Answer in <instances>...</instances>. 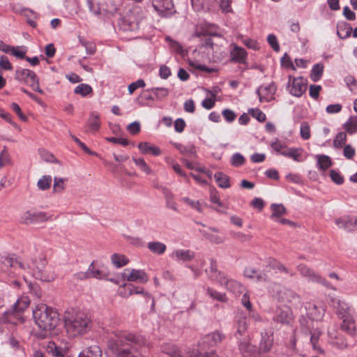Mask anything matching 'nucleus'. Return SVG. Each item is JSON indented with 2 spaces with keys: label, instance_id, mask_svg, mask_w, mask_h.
<instances>
[{
  "label": "nucleus",
  "instance_id": "nucleus-1",
  "mask_svg": "<svg viewBox=\"0 0 357 357\" xmlns=\"http://www.w3.org/2000/svg\"><path fill=\"white\" fill-rule=\"evenodd\" d=\"M151 342L145 335L128 331H119L109 340L108 348L114 357H146Z\"/></svg>",
  "mask_w": 357,
  "mask_h": 357
},
{
  "label": "nucleus",
  "instance_id": "nucleus-2",
  "mask_svg": "<svg viewBox=\"0 0 357 357\" xmlns=\"http://www.w3.org/2000/svg\"><path fill=\"white\" fill-rule=\"evenodd\" d=\"M91 319L82 311L67 312L64 317V326L68 336L75 337L84 335L91 328Z\"/></svg>",
  "mask_w": 357,
  "mask_h": 357
},
{
  "label": "nucleus",
  "instance_id": "nucleus-3",
  "mask_svg": "<svg viewBox=\"0 0 357 357\" xmlns=\"http://www.w3.org/2000/svg\"><path fill=\"white\" fill-rule=\"evenodd\" d=\"M33 317L36 324L41 330L50 331L58 324L59 314L46 305H40L33 311Z\"/></svg>",
  "mask_w": 357,
  "mask_h": 357
},
{
  "label": "nucleus",
  "instance_id": "nucleus-4",
  "mask_svg": "<svg viewBox=\"0 0 357 357\" xmlns=\"http://www.w3.org/2000/svg\"><path fill=\"white\" fill-rule=\"evenodd\" d=\"M30 302L29 298L26 296L18 298L13 305V311L4 313L6 321L14 325L17 324L18 322L23 323L24 319L21 314L29 306Z\"/></svg>",
  "mask_w": 357,
  "mask_h": 357
},
{
  "label": "nucleus",
  "instance_id": "nucleus-5",
  "mask_svg": "<svg viewBox=\"0 0 357 357\" xmlns=\"http://www.w3.org/2000/svg\"><path fill=\"white\" fill-rule=\"evenodd\" d=\"M15 79L30 86L33 91L43 94V90L40 87L39 79L35 72L29 69L19 68L15 72Z\"/></svg>",
  "mask_w": 357,
  "mask_h": 357
},
{
  "label": "nucleus",
  "instance_id": "nucleus-6",
  "mask_svg": "<svg viewBox=\"0 0 357 357\" xmlns=\"http://www.w3.org/2000/svg\"><path fill=\"white\" fill-rule=\"evenodd\" d=\"M0 262L5 267L13 269L15 275L20 274L21 271H28L31 268L29 264L22 262L20 258L13 254L0 255Z\"/></svg>",
  "mask_w": 357,
  "mask_h": 357
},
{
  "label": "nucleus",
  "instance_id": "nucleus-7",
  "mask_svg": "<svg viewBox=\"0 0 357 357\" xmlns=\"http://www.w3.org/2000/svg\"><path fill=\"white\" fill-rule=\"evenodd\" d=\"M47 264V261L45 257L43 255L39 256L38 259L36 261L35 268L33 269L32 272L36 279L45 282L54 280V275L46 268Z\"/></svg>",
  "mask_w": 357,
  "mask_h": 357
},
{
  "label": "nucleus",
  "instance_id": "nucleus-8",
  "mask_svg": "<svg viewBox=\"0 0 357 357\" xmlns=\"http://www.w3.org/2000/svg\"><path fill=\"white\" fill-rule=\"evenodd\" d=\"M51 215L43 211H26L21 217V222L25 225H33L46 222L51 219Z\"/></svg>",
  "mask_w": 357,
  "mask_h": 357
},
{
  "label": "nucleus",
  "instance_id": "nucleus-9",
  "mask_svg": "<svg viewBox=\"0 0 357 357\" xmlns=\"http://www.w3.org/2000/svg\"><path fill=\"white\" fill-rule=\"evenodd\" d=\"M153 8L161 17H169L176 10L173 0H151Z\"/></svg>",
  "mask_w": 357,
  "mask_h": 357
},
{
  "label": "nucleus",
  "instance_id": "nucleus-10",
  "mask_svg": "<svg viewBox=\"0 0 357 357\" xmlns=\"http://www.w3.org/2000/svg\"><path fill=\"white\" fill-rule=\"evenodd\" d=\"M290 93L296 97H301L307 90V82L302 77L289 76V86Z\"/></svg>",
  "mask_w": 357,
  "mask_h": 357
},
{
  "label": "nucleus",
  "instance_id": "nucleus-11",
  "mask_svg": "<svg viewBox=\"0 0 357 357\" xmlns=\"http://www.w3.org/2000/svg\"><path fill=\"white\" fill-rule=\"evenodd\" d=\"M297 270L301 275L308 278V280L313 282H320L326 286L328 285V282L326 279L322 278L307 265L300 264L297 266Z\"/></svg>",
  "mask_w": 357,
  "mask_h": 357
},
{
  "label": "nucleus",
  "instance_id": "nucleus-12",
  "mask_svg": "<svg viewBox=\"0 0 357 357\" xmlns=\"http://www.w3.org/2000/svg\"><path fill=\"white\" fill-rule=\"evenodd\" d=\"M335 224L340 228L351 232L357 230V216L347 215L335 220Z\"/></svg>",
  "mask_w": 357,
  "mask_h": 357
},
{
  "label": "nucleus",
  "instance_id": "nucleus-13",
  "mask_svg": "<svg viewBox=\"0 0 357 357\" xmlns=\"http://www.w3.org/2000/svg\"><path fill=\"white\" fill-rule=\"evenodd\" d=\"M211 266L208 271H206L208 273V277L216 281L220 285L223 284V280H225L226 274L221 272L218 269L217 261L214 259H211Z\"/></svg>",
  "mask_w": 357,
  "mask_h": 357
},
{
  "label": "nucleus",
  "instance_id": "nucleus-14",
  "mask_svg": "<svg viewBox=\"0 0 357 357\" xmlns=\"http://www.w3.org/2000/svg\"><path fill=\"white\" fill-rule=\"evenodd\" d=\"M275 321L282 324H289L292 321V314L287 307H278L273 317Z\"/></svg>",
  "mask_w": 357,
  "mask_h": 357
},
{
  "label": "nucleus",
  "instance_id": "nucleus-15",
  "mask_svg": "<svg viewBox=\"0 0 357 357\" xmlns=\"http://www.w3.org/2000/svg\"><path fill=\"white\" fill-rule=\"evenodd\" d=\"M231 46L233 48L230 52L231 61L238 63H246L248 56L246 50L236 44H232Z\"/></svg>",
  "mask_w": 357,
  "mask_h": 357
},
{
  "label": "nucleus",
  "instance_id": "nucleus-16",
  "mask_svg": "<svg viewBox=\"0 0 357 357\" xmlns=\"http://www.w3.org/2000/svg\"><path fill=\"white\" fill-rule=\"evenodd\" d=\"M126 271H130L128 275L124 273V278L129 282H137L139 283L145 284L149 280L147 274L143 270L131 269L130 271L126 269Z\"/></svg>",
  "mask_w": 357,
  "mask_h": 357
},
{
  "label": "nucleus",
  "instance_id": "nucleus-17",
  "mask_svg": "<svg viewBox=\"0 0 357 357\" xmlns=\"http://www.w3.org/2000/svg\"><path fill=\"white\" fill-rule=\"evenodd\" d=\"M329 343L339 349L348 347V342L344 335L337 331L329 332Z\"/></svg>",
  "mask_w": 357,
  "mask_h": 357
},
{
  "label": "nucleus",
  "instance_id": "nucleus-18",
  "mask_svg": "<svg viewBox=\"0 0 357 357\" xmlns=\"http://www.w3.org/2000/svg\"><path fill=\"white\" fill-rule=\"evenodd\" d=\"M276 86L274 84H270L266 86H260L257 90V94L259 98L260 102H268L270 98L275 94Z\"/></svg>",
  "mask_w": 357,
  "mask_h": 357
},
{
  "label": "nucleus",
  "instance_id": "nucleus-19",
  "mask_svg": "<svg viewBox=\"0 0 357 357\" xmlns=\"http://www.w3.org/2000/svg\"><path fill=\"white\" fill-rule=\"evenodd\" d=\"M301 330L303 333L310 335V342L313 349L319 354H324V351L319 344V340L321 335V331L318 328L310 330L309 333H307L308 329L307 328H302Z\"/></svg>",
  "mask_w": 357,
  "mask_h": 357
},
{
  "label": "nucleus",
  "instance_id": "nucleus-20",
  "mask_svg": "<svg viewBox=\"0 0 357 357\" xmlns=\"http://www.w3.org/2000/svg\"><path fill=\"white\" fill-rule=\"evenodd\" d=\"M222 286L236 296L243 294L245 291V287L240 282L233 279H229L227 275Z\"/></svg>",
  "mask_w": 357,
  "mask_h": 357
},
{
  "label": "nucleus",
  "instance_id": "nucleus-21",
  "mask_svg": "<svg viewBox=\"0 0 357 357\" xmlns=\"http://www.w3.org/2000/svg\"><path fill=\"white\" fill-rule=\"evenodd\" d=\"M225 339V335L220 331H215L205 335L203 339V343L207 344L209 347L215 346L221 343Z\"/></svg>",
  "mask_w": 357,
  "mask_h": 357
},
{
  "label": "nucleus",
  "instance_id": "nucleus-22",
  "mask_svg": "<svg viewBox=\"0 0 357 357\" xmlns=\"http://www.w3.org/2000/svg\"><path fill=\"white\" fill-rule=\"evenodd\" d=\"M266 266L271 269L277 270L280 273L288 274L290 277H294L296 275V273L294 271H291L290 269L287 268L283 264L276 260L275 259L269 258L266 261Z\"/></svg>",
  "mask_w": 357,
  "mask_h": 357
},
{
  "label": "nucleus",
  "instance_id": "nucleus-23",
  "mask_svg": "<svg viewBox=\"0 0 357 357\" xmlns=\"http://www.w3.org/2000/svg\"><path fill=\"white\" fill-rule=\"evenodd\" d=\"M209 231L214 232L215 234L211 233L208 231H202L200 232L203 234V236L211 241L213 243L220 244L225 241V237L220 236L218 234L219 233V229L215 227H209Z\"/></svg>",
  "mask_w": 357,
  "mask_h": 357
},
{
  "label": "nucleus",
  "instance_id": "nucleus-24",
  "mask_svg": "<svg viewBox=\"0 0 357 357\" xmlns=\"http://www.w3.org/2000/svg\"><path fill=\"white\" fill-rule=\"evenodd\" d=\"M172 257L177 261H189L195 258V254L190 250H176L173 252Z\"/></svg>",
  "mask_w": 357,
  "mask_h": 357
},
{
  "label": "nucleus",
  "instance_id": "nucleus-25",
  "mask_svg": "<svg viewBox=\"0 0 357 357\" xmlns=\"http://www.w3.org/2000/svg\"><path fill=\"white\" fill-rule=\"evenodd\" d=\"M138 148L142 153L151 154L153 155H160L161 150L159 147L153 146L149 142H140L138 144Z\"/></svg>",
  "mask_w": 357,
  "mask_h": 357
},
{
  "label": "nucleus",
  "instance_id": "nucleus-26",
  "mask_svg": "<svg viewBox=\"0 0 357 357\" xmlns=\"http://www.w3.org/2000/svg\"><path fill=\"white\" fill-rule=\"evenodd\" d=\"M78 357H102V349L98 345H91L80 352Z\"/></svg>",
  "mask_w": 357,
  "mask_h": 357
},
{
  "label": "nucleus",
  "instance_id": "nucleus-27",
  "mask_svg": "<svg viewBox=\"0 0 357 357\" xmlns=\"http://www.w3.org/2000/svg\"><path fill=\"white\" fill-rule=\"evenodd\" d=\"M210 201L212 203L217 204L220 208H221L220 209L217 208H213V209L215 210L217 212L221 213H227V207H225L223 203L220 201L218 192L215 188H211L210 189Z\"/></svg>",
  "mask_w": 357,
  "mask_h": 357
},
{
  "label": "nucleus",
  "instance_id": "nucleus-28",
  "mask_svg": "<svg viewBox=\"0 0 357 357\" xmlns=\"http://www.w3.org/2000/svg\"><path fill=\"white\" fill-rule=\"evenodd\" d=\"M325 308L323 306L312 305L309 307L307 314L309 317L315 321L321 320L324 314Z\"/></svg>",
  "mask_w": 357,
  "mask_h": 357
},
{
  "label": "nucleus",
  "instance_id": "nucleus-29",
  "mask_svg": "<svg viewBox=\"0 0 357 357\" xmlns=\"http://www.w3.org/2000/svg\"><path fill=\"white\" fill-rule=\"evenodd\" d=\"M352 27L349 24L341 22L337 25V34L342 39H346L351 36Z\"/></svg>",
  "mask_w": 357,
  "mask_h": 357
},
{
  "label": "nucleus",
  "instance_id": "nucleus-30",
  "mask_svg": "<svg viewBox=\"0 0 357 357\" xmlns=\"http://www.w3.org/2000/svg\"><path fill=\"white\" fill-rule=\"evenodd\" d=\"M173 146L183 155L192 158L196 155V150L194 146H184L181 144L173 142Z\"/></svg>",
  "mask_w": 357,
  "mask_h": 357
},
{
  "label": "nucleus",
  "instance_id": "nucleus-31",
  "mask_svg": "<svg viewBox=\"0 0 357 357\" xmlns=\"http://www.w3.org/2000/svg\"><path fill=\"white\" fill-rule=\"evenodd\" d=\"M86 126L89 132H96L100 127V121L98 114L92 112L88 119Z\"/></svg>",
  "mask_w": 357,
  "mask_h": 357
},
{
  "label": "nucleus",
  "instance_id": "nucleus-32",
  "mask_svg": "<svg viewBox=\"0 0 357 357\" xmlns=\"http://www.w3.org/2000/svg\"><path fill=\"white\" fill-rule=\"evenodd\" d=\"M195 35L198 37L207 36H218L217 27L214 24H205L201 30H197Z\"/></svg>",
  "mask_w": 357,
  "mask_h": 357
},
{
  "label": "nucleus",
  "instance_id": "nucleus-33",
  "mask_svg": "<svg viewBox=\"0 0 357 357\" xmlns=\"http://www.w3.org/2000/svg\"><path fill=\"white\" fill-rule=\"evenodd\" d=\"M302 153H303L302 149L289 148V149H287L286 150H284L283 151H282L281 155H282L285 157L291 158L294 161L300 162V161H301V158L302 155Z\"/></svg>",
  "mask_w": 357,
  "mask_h": 357
},
{
  "label": "nucleus",
  "instance_id": "nucleus-34",
  "mask_svg": "<svg viewBox=\"0 0 357 357\" xmlns=\"http://www.w3.org/2000/svg\"><path fill=\"white\" fill-rule=\"evenodd\" d=\"M281 298L283 301L288 303H299L301 302L300 296L290 289H287L283 291Z\"/></svg>",
  "mask_w": 357,
  "mask_h": 357
},
{
  "label": "nucleus",
  "instance_id": "nucleus-35",
  "mask_svg": "<svg viewBox=\"0 0 357 357\" xmlns=\"http://www.w3.org/2000/svg\"><path fill=\"white\" fill-rule=\"evenodd\" d=\"M336 307V312L342 319L348 318L351 316L350 307L346 303L338 301Z\"/></svg>",
  "mask_w": 357,
  "mask_h": 357
},
{
  "label": "nucleus",
  "instance_id": "nucleus-36",
  "mask_svg": "<svg viewBox=\"0 0 357 357\" xmlns=\"http://www.w3.org/2000/svg\"><path fill=\"white\" fill-rule=\"evenodd\" d=\"M317 166L319 169L325 171L332 165V160L331 158L326 155H317Z\"/></svg>",
  "mask_w": 357,
  "mask_h": 357
},
{
  "label": "nucleus",
  "instance_id": "nucleus-37",
  "mask_svg": "<svg viewBox=\"0 0 357 357\" xmlns=\"http://www.w3.org/2000/svg\"><path fill=\"white\" fill-rule=\"evenodd\" d=\"M218 185L221 188H229L231 186L229 178L225 174L218 172L214 174Z\"/></svg>",
  "mask_w": 357,
  "mask_h": 357
},
{
  "label": "nucleus",
  "instance_id": "nucleus-38",
  "mask_svg": "<svg viewBox=\"0 0 357 357\" xmlns=\"http://www.w3.org/2000/svg\"><path fill=\"white\" fill-rule=\"evenodd\" d=\"M244 275L245 276L250 278H255L257 281L261 282V281H268L269 280V278L268 275L265 273H258L255 270L252 268H246L244 271Z\"/></svg>",
  "mask_w": 357,
  "mask_h": 357
},
{
  "label": "nucleus",
  "instance_id": "nucleus-39",
  "mask_svg": "<svg viewBox=\"0 0 357 357\" xmlns=\"http://www.w3.org/2000/svg\"><path fill=\"white\" fill-rule=\"evenodd\" d=\"M111 261L112 264L116 268H121L127 265L129 262V259L124 255L114 253L111 257Z\"/></svg>",
  "mask_w": 357,
  "mask_h": 357
},
{
  "label": "nucleus",
  "instance_id": "nucleus-40",
  "mask_svg": "<svg viewBox=\"0 0 357 357\" xmlns=\"http://www.w3.org/2000/svg\"><path fill=\"white\" fill-rule=\"evenodd\" d=\"M147 248L151 252L158 255L164 254L167 249L165 244L158 241L149 242Z\"/></svg>",
  "mask_w": 357,
  "mask_h": 357
},
{
  "label": "nucleus",
  "instance_id": "nucleus-41",
  "mask_svg": "<svg viewBox=\"0 0 357 357\" xmlns=\"http://www.w3.org/2000/svg\"><path fill=\"white\" fill-rule=\"evenodd\" d=\"M341 328L342 331L347 332L349 335H353L354 334L356 326L355 322L351 316L348 317V318L343 319Z\"/></svg>",
  "mask_w": 357,
  "mask_h": 357
},
{
  "label": "nucleus",
  "instance_id": "nucleus-42",
  "mask_svg": "<svg viewBox=\"0 0 357 357\" xmlns=\"http://www.w3.org/2000/svg\"><path fill=\"white\" fill-rule=\"evenodd\" d=\"M324 73V66L321 63H317L313 66L311 73H310V78L311 79L317 82L321 79Z\"/></svg>",
  "mask_w": 357,
  "mask_h": 357
},
{
  "label": "nucleus",
  "instance_id": "nucleus-43",
  "mask_svg": "<svg viewBox=\"0 0 357 357\" xmlns=\"http://www.w3.org/2000/svg\"><path fill=\"white\" fill-rule=\"evenodd\" d=\"M135 164L139 168V169L149 175L152 174L151 168L147 165L145 160L142 158H132Z\"/></svg>",
  "mask_w": 357,
  "mask_h": 357
},
{
  "label": "nucleus",
  "instance_id": "nucleus-44",
  "mask_svg": "<svg viewBox=\"0 0 357 357\" xmlns=\"http://www.w3.org/2000/svg\"><path fill=\"white\" fill-rule=\"evenodd\" d=\"M271 208L272 211L271 218L273 219L278 218L286 213V208L282 204H272Z\"/></svg>",
  "mask_w": 357,
  "mask_h": 357
},
{
  "label": "nucleus",
  "instance_id": "nucleus-45",
  "mask_svg": "<svg viewBox=\"0 0 357 357\" xmlns=\"http://www.w3.org/2000/svg\"><path fill=\"white\" fill-rule=\"evenodd\" d=\"M344 128L349 134L357 132V116L351 117L344 124Z\"/></svg>",
  "mask_w": 357,
  "mask_h": 357
},
{
  "label": "nucleus",
  "instance_id": "nucleus-46",
  "mask_svg": "<svg viewBox=\"0 0 357 357\" xmlns=\"http://www.w3.org/2000/svg\"><path fill=\"white\" fill-rule=\"evenodd\" d=\"M67 178H62L59 177H54L53 192L54 193H61L63 191L66 187L65 182L67 181Z\"/></svg>",
  "mask_w": 357,
  "mask_h": 357
},
{
  "label": "nucleus",
  "instance_id": "nucleus-47",
  "mask_svg": "<svg viewBox=\"0 0 357 357\" xmlns=\"http://www.w3.org/2000/svg\"><path fill=\"white\" fill-rule=\"evenodd\" d=\"M208 294L214 300H217L220 302H227V298L225 293L219 292L212 288H207Z\"/></svg>",
  "mask_w": 357,
  "mask_h": 357
},
{
  "label": "nucleus",
  "instance_id": "nucleus-48",
  "mask_svg": "<svg viewBox=\"0 0 357 357\" xmlns=\"http://www.w3.org/2000/svg\"><path fill=\"white\" fill-rule=\"evenodd\" d=\"M347 142V134L344 132H338L334 140H333V146L337 149L342 148Z\"/></svg>",
  "mask_w": 357,
  "mask_h": 357
},
{
  "label": "nucleus",
  "instance_id": "nucleus-49",
  "mask_svg": "<svg viewBox=\"0 0 357 357\" xmlns=\"http://www.w3.org/2000/svg\"><path fill=\"white\" fill-rule=\"evenodd\" d=\"M93 90L91 86L86 84H80L77 86L74 90V93L76 94H80L82 96H86L90 93H92Z\"/></svg>",
  "mask_w": 357,
  "mask_h": 357
},
{
  "label": "nucleus",
  "instance_id": "nucleus-50",
  "mask_svg": "<svg viewBox=\"0 0 357 357\" xmlns=\"http://www.w3.org/2000/svg\"><path fill=\"white\" fill-rule=\"evenodd\" d=\"M52 183V177L50 176H43L41 178H40L37 183V186L38 189L41 190H48Z\"/></svg>",
  "mask_w": 357,
  "mask_h": 357
},
{
  "label": "nucleus",
  "instance_id": "nucleus-51",
  "mask_svg": "<svg viewBox=\"0 0 357 357\" xmlns=\"http://www.w3.org/2000/svg\"><path fill=\"white\" fill-rule=\"evenodd\" d=\"M151 91L154 94L155 100H162L167 97L169 94V90L167 88L153 87L151 88Z\"/></svg>",
  "mask_w": 357,
  "mask_h": 357
},
{
  "label": "nucleus",
  "instance_id": "nucleus-52",
  "mask_svg": "<svg viewBox=\"0 0 357 357\" xmlns=\"http://www.w3.org/2000/svg\"><path fill=\"white\" fill-rule=\"evenodd\" d=\"M162 351L171 357H176L179 354L178 347L172 344H166L162 347Z\"/></svg>",
  "mask_w": 357,
  "mask_h": 357
},
{
  "label": "nucleus",
  "instance_id": "nucleus-53",
  "mask_svg": "<svg viewBox=\"0 0 357 357\" xmlns=\"http://www.w3.org/2000/svg\"><path fill=\"white\" fill-rule=\"evenodd\" d=\"M89 271L91 278L105 279L107 277V275L103 271L94 268V261L90 264Z\"/></svg>",
  "mask_w": 357,
  "mask_h": 357
},
{
  "label": "nucleus",
  "instance_id": "nucleus-54",
  "mask_svg": "<svg viewBox=\"0 0 357 357\" xmlns=\"http://www.w3.org/2000/svg\"><path fill=\"white\" fill-rule=\"evenodd\" d=\"M47 351L56 357H63L62 349L56 345L54 342H50L47 345Z\"/></svg>",
  "mask_w": 357,
  "mask_h": 357
},
{
  "label": "nucleus",
  "instance_id": "nucleus-55",
  "mask_svg": "<svg viewBox=\"0 0 357 357\" xmlns=\"http://www.w3.org/2000/svg\"><path fill=\"white\" fill-rule=\"evenodd\" d=\"M344 82L350 91L357 94V80L352 75H348L344 78Z\"/></svg>",
  "mask_w": 357,
  "mask_h": 357
},
{
  "label": "nucleus",
  "instance_id": "nucleus-56",
  "mask_svg": "<svg viewBox=\"0 0 357 357\" xmlns=\"http://www.w3.org/2000/svg\"><path fill=\"white\" fill-rule=\"evenodd\" d=\"M248 112L249 114L259 122H264L266 121V114L259 109H250Z\"/></svg>",
  "mask_w": 357,
  "mask_h": 357
},
{
  "label": "nucleus",
  "instance_id": "nucleus-57",
  "mask_svg": "<svg viewBox=\"0 0 357 357\" xmlns=\"http://www.w3.org/2000/svg\"><path fill=\"white\" fill-rule=\"evenodd\" d=\"M245 162V159L241 153H234L231 158V164L234 167H240Z\"/></svg>",
  "mask_w": 357,
  "mask_h": 357
},
{
  "label": "nucleus",
  "instance_id": "nucleus-58",
  "mask_svg": "<svg viewBox=\"0 0 357 357\" xmlns=\"http://www.w3.org/2000/svg\"><path fill=\"white\" fill-rule=\"evenodd\" d=\"M300 134L301 137L306 140L310 138V128L307 122H303L301 125Z\"/></svg>",
  "mask_w": 357,
  "mask_h": 357
},
{
  "label": "nucleus",
  "instance_id": "nucleus-59",
  "mask_svg": "<svg viewBox=\"0 0 357 357\" xmlns=\"http://www.w3.org/2000/svg\"><path fill=\"white\" fill-rule=\"evenodd\" d=\"M189 65L195 69L199 70L201 71L206 72L208 73H211L216 71V70L215 68H208L205 65L199 64L197 62L192 61H189Z\"/></svg>",
  "mask_w": 357,
  "mask_h": 357
},
{
  "label": "nucleus",
  "instance_id": "nucleus-60",
  "mask_svg": "<svg viewBox=\"0 0 357 357\" xmlns=\"http://www.w3.org/2000/svg\"><path fill=\"white\" fill-rule=\"evenodd\" d=\"M146 86L145 82L142 79H137L128 85V89L130 94L134 93L137 89L143 88Z\"/></svg>",
  "mask_w": 357,
  "mask_h": 357
},
{
  "label": "nucleus",
  "instance_id": "nucleus-61",
  "mask_svg": "<svg viewBox=\"0 0 357 357\" xmlns=\"http://www.w3.org/2000/svg\"><path fill=\"white\" fill-rule=\"evenodd\" d=\"M330 177L331 180L337 185H342L344 183V177L339 172L335 169L330 171Z\"/></svg>",
  "mask_w": 357,
  "mask_h": 357
},
{
  "label": "nucleus",
  "instance_id": "nucleus-62",
  "mask_svg": "<svg viewBox=\"0 0 357 357\" xmlns=\"http://www.w3.org/2000/svg\"><path fill=\"white\" fill-rule=\"evenodd\" d=\"M10 161V155L8 152L7 147L3 146V150L0 153V167H2L8 164Z\"/></svg>",
  "mask_w": 357,
  "mask_h": 357
},
{
  "label": "nucleus",
  "instance_id": "nucleus-63",
  "mask_svg": "<svg viewBox=\"0 0 357 357\" xmlns=\"http://www.w3.org/2000/svg\"><path fill=\"white\" fill-rule=\"evenodd\" d=\"M129 288V294L130 296L132 294H142L144 296H149V294L148 292L144 291V288L140 287H136L133 284H128Z\"/></svg>",
  "mask_w": 357,
  "mask_h": 357
},
{
  "label": "nucleus",
  "instance_id": "nucleus-64",
  "mask_svg": "<svg viewBox=\"0 0 357 357\" xmlns=\"http://www.w3.org/2000/svg\"><path fill=\"white\" fill-rule=\"evenodd\" d=\"M86 1L90 11L95 15L100 16L101 15V11L99 5L98 3H96L93 0Z\"/></svg>",
  "mask_w": 357,
  "mask_h": 357
}]
</instances>
